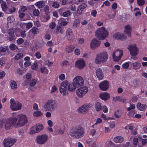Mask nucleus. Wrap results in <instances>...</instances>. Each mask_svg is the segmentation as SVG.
<instances>
[{
    "label": "nucleus",
    "instance_id": "nucleus-1",
    "mask_svg": "<svg viewBox=\"0 0 147 147\" xmlns=\"http://www.w3.org/2000/svg\"><path fill=\"white\" fill-rule=\"evenodd\" d=\"M84 134V130L80 125L73 127L69 132V135L71 137L77 139L82 137Z\"/></svg>",
    "mask_w": 147,
    "mask_h": 147
},
{
    "label": "nucleus",
    "instance_id": "nucleus-59",
    "mask_svg": "<svg viewBox=\"0 0 147 147\" xmlns=\"http://www.w3.org/2000/svg\"><path fill=\"white\" fill-rule=\"evenodd\" d=\"M133 144L135 145H136L137 144L138 142V139L137 138H134L133 141Z\"/></svg>",
    "mask_w": 147,
    "mask_h": 147
},
{
    "label": "nucleus",
    "instance_id": "nucleus-13",
    "mask_svg": "<svg viewBox=\"0 0 147 147\" xmlns=\"http://www.w3.org/2000/svg\"><path fill=\"white\" fill-rule=\"evenodd\" d=\"M88 88L84 86L78 88L76 90L77 95L79 97H82L88 91Z\"/></svg>",
    "mask_w": 147,
    "mask_h": 147
},
{
    "label": "nucleus",
    "instance_id": "nucleus-63",
    "mask_svg": "<svg viewBox=\"0 0 147 147\" xmlns=\"http://www.w3.org/2000/svg\"><path fill=\"white\" fill-rule=\"evenodd\" d=\"M80 51L79 49H76L75 50V54L77 55H79L80 54Z\"/></svg>",
    "mask_w": 147,
    "mask_h": 147
},
{
    "label": "nucleus",
    "instance_id": "nucleus-38",
    "mask_svg": "<svg viewBox=\"0 0 147 147\" xmlns=\"http://www.w3.org/2000/svg\"><path fill=\"white\" fill-rule=\"evenodd\" d=\"M10 85L11 88L13 89H15L17 88V84L14 81H11Z\"/></svg>",
    "mask_w": 147,
    "mask_h": 147
},
{
    "label": "nucleus",
    "instance_id": "nucleus-36",
    "mask_svg": "<svg viewBox=\"0 0 147 147\" xmlns=\"http://www.w3.org/2000/svg\"><path fill=\"white\" fill-rule=\"evenodd\" d=\"M64 31V30L63 28L60 26H57L55 30V32L56 33L58 34L59 32L62 34Z\"/></svg>",
    "mask_w": 147,
    "mask_h": 147
},
{
    "label": "nucleus",
    "instance_id": "nucleus-22",
    "mask_svg": "<svg viewBox=\"0 0 147 147\" xmlns=\"http://www.w3.org/2000/svg\"><path fill=\"white\" fill-rule=\"evenodd\" d=\"M87 7V5L85 3H83L81 5L78 6L77 9V13L78 14H81L83 11L84 9L86 8Z\"/></svg>",
    "mask_w": 147,
    "mask_h": 147
},
{
    "label": "nucleus",
    "instance_id": "nucleus-29",
    "mask_svg": "<svg viewBox=\"0 0 147 147\" xmlns=\"http://www.w3.org/2000/svg\"><path fill=\"white\" fill-rule=\"evenodd\" d=\"M35 5L39 9H40L42 8L45 5V3L44 1H40L36 3Z\"/></svg>",
    "mask_w": 147,
    "mask_h": 147
},
{
    "label": "nucleus",
    "instance_id": "nucleus-35",
    "mask_svg": "<svg viewBox=\"0 0 147 147\" xmlns=\"http://www.w3.org/2000/svg\"><path fill=\"white\" fill-rule=\"evenodd\" d=\"M51 5L52 7L55 8H57L59 6V3L56 1H54L52 2Z\"/></svg>",
    "mask_w": 147,
    "mask_h": 147
},
{
    "label": "nucleus",
    "instance_id": "nucleus-27",
    "mask_svg": "<svg viewBox=\"0 0 147 147\" xmlns=\"http://www.w3.org/2000/svg\"><path fill=\"white\" fill-rule=\"evenodd\" d=\"M75 47L74 45H70L66 47L65 51L68 53H71L73 52Z\"/></svg>",
    "mask_w": 147,
    "mask_h": 147
},
{
    "label": "nucleus",
    "instance_id": "nucleus-26",
    "mask_svg": "<svg viewBox=\"0 0 147 147\" xmlns=\"http://www.w3.org/2000/svg\"><path fill=\"white\" fill-rule=\"evenodd\" d=\"M131 26L129 25H127L125 26V32L129 37H130L131 35Z\"/></svg>",
    "mask_w": 147,
    "mask_h": 147
},
{
    "label": "nucleus",
    "instance_id": "nucleus-43",
    "mask_svg": "<svg viewBox=\"0 0 147 147\" xmlns=\"http://www.w3.org/2000/svg\"><path fill=\"white\" fill-rule=\"evenodd\" d=\"M113 59L114 61H118L121 59L122 57L118 56H113L112 55Z\"/></svg>",
    "mask_w": 147,
    "mask_h": 147
},
{
    "label": "nucleus",
    "instance_id": "nucleus-48",
    "mask_svg": "<svg viewBox=\"0 0 147 147\" xmlns=\"http://www.w3.org/2000/svg\"><path fill=\"white\" fill-rule=\"evenodd\" d=\"M138 4L140 6H142L144 5L145 1L144 0H137Z\"/></svg>",
    "mask_w": 147,
    "mask_h": 147
},
{
    "label": "nucleus",
    "instance_id": "nucleus-6",
    "mask_svg": "<svg viewBox=\"0 0 147 147\" xmlns=\"http://www.w3.org/2000/svg\"><path fill=\"white\" fill-rule=\"evenodd\" d=\"M10 102L11 104L10 108L12 110L17 111L21 109L22 105L18 101H15L13 99H12L10 100Z\"/></svg>",
    "mask_w": 147,
    "mask_h": 147
},
{
    "label": "nucleus",
    "instance_id": "nucleus-12",
    "mask_svg": "<svg viewBox=\"0 0 147 147\" xmlns=\"http://www.w3.org/2000/svg\"><path fill=\"white\" fill-rule=\"evenodd\" d=\"M43 128L42 125L41 124H37L35 126H33L31 129L30 134L32 135L35 133L40 132Z\"/></svg>",
    "mask_w": 147,
    "mask_h": 147
},
{
    "label": "nucleus",
    "instance_id": "nucleus-11",
    "mask_svg": "<svg viewBox=\"0 0 147 147\" xmlns=\"http://www.w3.org/2000/svg\"><path fill=\"white\" fill-rule=\"evenodd\" d=\"M68 82L67 81H64L60 85L59 89L61 94H63V95H65L67 94V86Z\"/></svg>",
    "mask_w": 147,
    "mask_h": 147
},
{
    "label": "nucleus",
    "instance_id": "nucleus-49",
    "mask_svg": "<svg viewBox=\"0 0 147 147\" xmlns=\"http://www.w3.org/2000/svg\"><path fill=\"white\" fill-rule=\"evenodd\" d=\"M36 82V80L35 79H32V81L30 82V85L31 86H33L35 85Z\"/></svg>",
    "mask_w": 147,
    "mask_h": 147
},
{
    "label": "nucleus",
    "instance_id": "nucleus-46",
    "mask_svg": "<svg viewBox=\"0 0 147 147\" xmlns=\"http://www.w3.org/2000/svg\"><path fill=\"white\" fill-rule=\"evenodd\" d=\"M14 20V17L12 16H9L7 18V20L8 22L9 23H11V22H13Z\"/></svg>",
    "mask_w": 147,
    "mask_h": 147
},
{
    "label": "nucleus",
    "instance_id": "nucleus-47",
    "mask_svg": "<svg viewBox=\"0 0 147 147\" xmlns=\"http://www.w3.org/2000/svg\"><path fill=\"white\" fill-rule=\"evenodd\" d=\"M42 114V113L39 111L34 112V116L38 117L40 116Z\"/></svg>",
    "mask_w": 147,
    "mask_h": 147
},
{
    "label": "nucleus",
    "instance_id": "nucleus-57",
    "mask_svg": "<svg viewBox=\"0 0 147 147\" xmlns=\"http://www.w3.org/2000/svg\"><path fill=\"white\" fill-rule=\"evenodd\" d=\"M129 66V64L128 62H126L124 63L122 65V67L124 68H127Z\"/></svg>",
    "mask_w": 147,
    "mask_h": 147
},
{
    "label": "nucleus",
    "instance_id": "nucleus-54",
    "mask_svg": "<svg viewBox=\"0 0 147 147\" xmlns=\"http://www.w3.org/2000/svg\"><path fill=\"white\" fill-rule=\"evenodd\" d=\"M25 16L23 20V21H26L27 20H29L30 19L31 17L29 15L27 14L25 15Z\"/></svg>",
    "mask_w": 147,
    "mask_h": 147
},
{
    "label": "nucleus",
    "instance_id": "nucleus-60",
    "mask_svg": "<svg viewBox=\"0 0 147 147\" xmlns=\"http://www.w3.org/2000/svg\"><path fill=\"white\" fill-rule=\"evenodd\" d=\"M8 10L10 12L13 13L16 11V9L15 7H13L12 8H9Z\"/></svg>",
    "mask_w": 147,
    "mask_h": 147
},
{
    "label": "nucleus",
    "instance_id": "nucleus-33",
    "mask_svg": "<svg viewBox=\"0 0 147 147\" xmlns=\"http://www.w3.org/2000/svg\"><path fill=\"white\" fill-rule=\"evenodd\" d=\"M68 90L70 91H74L77 88L76 85H75L73 82L72 84H68Z\"/></svg>",
    "mask_w": 147,
    "mask_h": 147
},
{
    "label": "nucleus",
    "instance_id": "nucleus-23",
    "mask_svg": "<svg viewBox=\"0 0 147 147\" xmlns=\"http://www.w3.org/2000/svg\"><path fill=\"white\" fill-rule=\"evenodd\" d=\"M76 64L79 68L82 69L85 66L84 61L82 59L76 62Z\"/></svg>",
    "mask_w": 147,
    "mask_h": 147
},
{
    "label": "nucleus",
    "instance_id": "nucleus-10",
    "mask_svg": "<svg viewBox=\"0 0 147 147\" xmlns=\"http://www.w3.org/2000/svg\"><path fill=\"white\" fill-rule=\"evenodd\" d=\"M73 82L78 88L83 85L84 80L81 77L79 76H77L74 79Z\"/></svg>",
    "mask_w": 147,
    "mask_h": 147
},
{
    "label": "nucleus",
    "instance_id": "nucleus-7",
    "mask_svg": "<svg viewBox=\"0 0 147 147\" xmlns=\"http://www.w3.org/2000/svg\"><path fill=\"white\" fill-rule=\"evenodd\" d=\"M56 104L55 100H50L46 103L45 109L46 111H51L55 109Z\"/></svg>",
    "mask_w": 147,
    "mask_h": 147
},
{
    "label": "nucleus",
    "instance_id": "nucleus-28",
    "mask_svg": "<svg viewBox=\"0 0 147 147\" xmlns=\"http://www.w3.org/2000/svg\"><path fill=\"white\" fill-rule=\"evenodd\" d=\"M124 140V138L121 136H117L115 137L113 141L115 143H121Z\"/></svg>",
    "mask_w": 147,
    "mask_h": 147
},
{
    "label": "nucleus",
    "instance_id": "nucleus-41",
    "mask_svg": "<svg viewBox=\"0 0 147 147\" xmlns=\"http://www.w3.org/2000/svg\"><path fill=\"white\" fill-rule=\"evenodd\" d=\"M23 56V54L22 53H19L16 54L15 57V59L16 60L22 58Z\"/></svg>",
    "mask_w": 147,
    "mask_h": 147
},
{
    "label": "nucleus",
    "instance_id": "nucleus-42",
    "mask_svg": "<svg viewBox=\"0 0 147 147\" xmlns=\"http://www.w3.org/2000/svg\"><path fill=\"white\" fill-rule=\"evenodd\" d=\"M9 49L12 50H14L18 49L17 46L15 45L12 44L9 46Z\"/></svg>",
    "mask_w": 147,
    "mask_h": 147
},
{
    "label": "nucleus",
    "instance_id": "nucleus-62",
    "mask_svg": "<svg viewBox=\"0 0 147 147\" xmlns=\"http://www.w3.org/2000/svg\"><path fill=\"white\" fill-rule=\"evenodd\" d=\"M138 100V97L137 96H134L132 97V101L134 102H135L137 101Z\"/></svg>",
    "mask_w": 147,
    "mask_h": 147
},
{
    "label": "nucleus",
    "instance_id": "nucleus-4",
    "mask_svg": "<svg viewBox=\"0 0 147 147\" xmlns=\"http://www.w3.org/2000/svg\"><path fill=\"white\" fill-rule=\"evenodd\" d=\"M108 32L105 30L104 27L98 28L95 32L96 37L99 40L104 39L108 35Z\"/></svg>",
    "mask_w": 147,
    "mask_h": 147
},
{
    "label": "nucleus",
    "instance_id": "nucleus-56",
    "mask_svg": "<svg viewBox=\"0 0 147 147\" xmlns=\"http://www.w3.org/2000/svg\"><path fill=\"white\" fill-rule=\"evenodd\" d=\"M65 11L64 9L63 8H61L59 10L58 12L59 14L61 16Z\"/></svg>",
    "mask_w": 147,
    "mask_h": 147
},
{
    "label": "nucleus",
    "instance_id": "nucleus-32",
    "mask_svg": "<svg viewBox=\"0 0 147 147\" xmlns=\"http://www.w3.org/2000/svg\"><path fill=\"white\" fill-rule=\"evenodd\" d=\"M0 3L1 4L2 10L4 11H5L8 8L6 3L2 0H0Z\"/></svg>",
    "mask_w": 147,
    "mask_h": 147
},
{
    "label": "nucleus",
    "instance_id": "nucleus-17",
    "mask_svg": "<svg viewBox=\"0 0 147 147\" xmlns=\"http://www.w3.org/2000/svg\"><path fill=\"white\" fill-rule=\"evenodd\" d=\"M90 104H85L83 105L78 109L79 112H80L82 113L88 111L89 108L90 107Z\"/></svg>",
    "mask_w": 147,
    "mask_h": 147
},
{
    "label": "nucleus",
    "instance_id": "nucleus-19",
    "mask_svg": "<svg viewBox=\"0 0 147 147\" xmlns=\"http://www.w3.org/2000/svg\"><path fill=\"white\" fill-rule=\"evenodd\" d=\"M96 75L98 78L100 80L103 79L104 75L102 70L100 68H98L96 70Z\"/></svg>",
    "mask_w": 147,
    "mask_h": 147
},
{
    "label": "nucleus",
    "instance_id": "nucleus-14",
    "mask_svg": "<svg viewBox=\"0 0 147 147\" xmlns=\"http://www.w3.org/2000/svg\"><path fill=\"white\" fill-rule=\"evenodd\" d=\"M128 49L130 51L131 55L132 56H135L138 54V48L135 45H129Z\"/></svg>",
    "mask_w": 147,
    "mask_h": 147
},
{
    "label": "nucleus",
    "instance_id": "nucleus-39",
    "mask_svg": "<svg viewBox=\"0 0 147 147\" xmlns=\"http://www.w3.org/2000/svg\"><path fill=\"white\" fill-rule=\"evenodd\" d=\"M71 13L70 11L69 10L66 11H65L61 16L65 17H67L71 15Z\"/></svg>",
    "mask_w": 147,
    "mask_h": 147
},
{
    "label": "nucleus",
    "instance_id": "nucleus-50",
    "mask_svg": "<svg viewBox=\"0 0 147 147\" xmlns=\"http://www.w3.org/2000/svg\"><path fill=\"white\" fill-rule=\"evenodd\" d=\"M38 28H33L31 30L34 34H37L38 32L37 31Z\"/></svg>",
    "mask_w": 147,
    "mask_h": 147
},
{
    "label": "nucleus",
    "instance_id": "nucleus-51",
    "mask_svg": "<svg viewBox=\"0 0 147 147\" xmlns=\"http://www.w3.org/2000/svg\"><path fill=\"white\" fill-rule=\"evenodd\" d=\"M119 111L118 110L114 113V115L115 117L117 118H119L121 117V115L119 114Z\"/></svg>",
    "mask_w": 147,
    "mask_h": 147
},
{
    "label": "nucleus",
    "instance_id": "nucleus-44",
    "mask_svg": "<svg viewBox=\"0 0 147 147\" xmlns=\"http://www.w3.org/2000/svg\"><path fill=\"white\" fill-rule=\"evenodd\" d=\"M44 42L43 40H42L38 41L37 45L38 46L40 47H43L44 46Z\"/></svg>",
    "mask_w": 147,
    "mask_h": 147
},
{
    "label": "nucleus",
    "instance_id": "nucleus-34",
    "mask_svg": "<svg viewBox=\"0 0 147 147\" xmlns=\"http://www.w3.org/2000/svg\"><path fill=\"white\" fill-rule=\"evenodd\" d=\"M80 20L79 19H76L74 22L73 24V27L74 28H78L79 26Z\"/></svg>",
    "mask_w": 147,
    "mask_h": 147
},
{
    "label": "nucleus",
    "instance_id": "nucleus-58",
    "mask_svg": "<svg viewBox=\"0 0 147 147\" xmlns=\"http://www.w3.org/2000/svg\"><path fill=\"white\" fill-rule=\"evenodd\" d=\"M96 132V130L95 129H93L90 131V134L92 136H94Z\"/></svg>",
    "mask_w": 147,
    "mask_h": 147
},
{
    "label": "nucleus",
    "instance_id": "nucleus-61",
    "mask_svg": "<svg viewBox=\"0 0 147 147\" xmlns=\"http://www.w3.org/2000/svg\"><path fill=\"white\" fill-rule=\"evenodd\" d=\"M97 11L96 10H92L91 12V14L92 16L94 17H95L96 16Z\"/></svg>",
    "mask_w": 147,
    "mask_h": 147
},
{
    "label": "nucleus",
    "instance_id": "nucleus-3",
    "mask_svg": "<svg viewBox=\"0 0 147 147\" xmlns=\"http://www.w3.org/2000/svg\"><path fill=\"white\" fill-rule=\"evenodd\" d=\"M108 55L106 52H103L96 55L95 63L97 64H100L101 63L105 62L108 59Z\"/></svg>",
    "mask_w": 147,
    "mask_h": 147
},
{
    "label": "nucleus",
    "instance_id": "nucleus-31",
    "mask_svg": "<svg viewBox=\"0 0 147 147\" xmlns=\"http://www.w3.org/2000/svg\"><path fill=\"white\" fill-rule=\"evenodd\" d=\"M123 51L121 50H119L118 49L115 50L113 53V56L122 57L123 55Z\"/></svg>",
    "mask_w": 147,
    "mask_h": 147
},
{
    "label": "nucleus",
    "instance_id": "nucleus-37",
    "mask_svg": "<svg viewBox=\"0 0 147 147\" xmlns=\"http://www.w3.org/2000/svg\"><path fill=\"white\" fill-rule=\"evenodd\" d=\"M95 109L96 111H100L102 108V106L98 102H97L95 104Z\"/></svg>",
    "mask_w": 147,
    "mask_h": 147
},
{
    "label": "nucleus",
    "instance_id": "nucleus-53",
    "mask_svg": "<svg viewBox=\"0 0 147 147\" xmlns=\"http://www.w3.org/2000/svg\"><path fill=\"white\" fill-rule=\"evenodd\" d=\"M25 24H26V28L28 29H29L31 28L32 26V24L30 22L27 23H25Z\"/></svg>",
    "mask_w": 147,
    "mask_h": 147
},
{
    "label": "nucleus",
    "instance_id": "nucleus-24",
    "mask_svg": "<svg viewBox=\"0 0 147 147\" xmlns=\"http://www.w3.org/2000/svg\"><path fill=\"white\" fill-rule=\"evenodd\" d=\"M100 98L104 100H106L110 98L109 94L107 92H104L100 94Z\"/></svg>",
    "mask_w": 147,
    "mask_h": 147
},
{
    "label": "nucleus",
    "instance_id": "nucleus-25",
    "mask_svg": "<svg viewBox=\"0 0 147 147\" xmlns=\"http://www.w3.org/2000/svg\"><path fill=\"white\" fill-rule=\"evenodd\" d=\"M131 65H132V69L134 70L139 69L141 66V63L138 62L133 63Z\"/></svg>",
    "mask_w": 147,
    "mask_h": 147
},
{
    "label": "nucleus",
    "instance_id": "nucleus-5",
    "mask_svg": "<svg viewBox=\"0 0 147 147\" xmlns=\"http://www.w3.org/2000/svg\"><path fill=\"white\" fill-rule=\"evenodd\" d=\"M17 119L16 117L10 118L4 121V125L6 130L11 128L13 126L15 127V125L17 122Z\"/></svg>",
    "mask_w": 147,
    "mask_h": 147
},
{
    "label": "nucleus",
    "instance_id": "nucleus-64",
    "mask_svg": "<svg viewBox=\"0 0 147 147\" xmlns=\"http://www.w3.org/2000/svg\"><path fill=\"white\" fill-rule=\"evenodd\" d=\"M59 78L61 80H63L65 79V75L63 74H61L59 76Z\"/></svg>",
    "mask_w": 147,
    "mask_h": 147
},
{
    "label": "nucleus",
    "instance_id": "nucleus-2",
    "mask_svg": "<svg viewBox=\"0 0 147 147\" xmlns=\"http://www.w3.org/2000/svg\"><path fill=\"white\" fill-rule=\"evenodd\" d=\"M18 121L15 125V127H22L25 125L28 122L27 118L26 115L22 114L18 115L16 116V118Z\"/></svg>",
    "mask_w": 147,
    "mask_h": 147
},
{
    "label": "nucleus",
    "instance_id": "nucleus-45",
    "mask_svg": "<svg viewBox=\"0 0 147 147\" xmlns=\"http://www.w3.org/2000/svg\"><path fill=\"white\" fill-rule=\"evenodd\" d=\"M33 14L35 16H38L40 14V12L37 9H35L33 11Z\"/></svg>",
    "mask_w": 147,
    "mask_h": 147
},
{
    "label": "nucleus",
    "instance_id": "nucleus-52",
    "mask_svg": "<svg viewBox=\"0 0 147 147\" xmlns=\"http://www.w3.org/2000/svg\"><path fill=\"white\" fill-rule=\"evenodd\" d=\"M121 96H117L115 97H114L113 98V100L114 102H116L117 101H120Z\"/></svg>",
    "mask_w": 147,
    "mask_h": 147
},
{
    "label": "nucleus",
    "instance_id": "nucleus-9",
    "mask_svg": "<svg viewBox=\"0 0 147 147\" xmlns=\"http://www.w3.org/2000/svg\"><path fill=\"white\" fill-rule=\"evenodd\" d=\"M16 140L14 138H6L3 140V145L5 147H10L16 142Z\"/></svg>",
    "mask_w": 147,
    "mask_h": 147
},
{
    "label": "nucleus",
    "instance_id": "nucleus-21",
    "mask_svg": "<svg viewBox=\"0 0 147 147\" xmlns=\"http://www.w3.org/2000/svg\"><path fill=\"white\" fill-rule=\"evenodd\" d=\"M113 36L116 39H121L123 40H124L127 38V37L120 33H115L114 34Z\"/></svg>",
    "mask_w": 147,
    "mask_h": 147
},
{
    "label": "nucleus",
    "instance_id": "nucleus-40",
    "mask_svg": "<svg viewBox=\"0 0 147 147\" xmlns=\"http://www.w3.org/2000/svg\"><path fill=\"white\" fill-rule=\"evenodd\" d=\"M8 46H4L0 47V52H6L7 50H8Z\"/></svg>",
    "mask_w": 147,
    "mask_h": 147
},
{
    "label": "nucleus",
    "instance_id": "nucleus-20",
    "mask_svg": "<svg viewBox=\"0 0 147 147\" xmlns=\"http://www.w3.org/2000/svg\"><path fill=\"white\" fill-rule=\"evenodd\" d=\"M100 41L95 38H94L91 42L90 47L91 48L97 47L100 44Z\"/></svg>",
    "mask_w": 147,
    "mask_h": 147
},
{
    "label": "nucleus",
    "instance_id": "nucleus-15",
    "mask_svg": "<svg viewBox=\"0 0 147 147\" xmlns=\"http://www.w3.org/2000/svg\"><path fill=\"white\" fill-rule=\"evenodd\" d=\"M99 86L101 90L105 91L109 88V84L108 81L105 80L100 83Z\"/></svg>",
    "mask_w": 147,
    "mask_h": 147
},
{
    "label": "nucleus",
    "instance_id": "nucleus-18",
    "mask_svg": "<svg viewBox=\"0 0 147 147\" xmlns=\"http://www.w3.org/2000/svg\"><path fill=\"white\" fill-rule=\"evenodd\" d=\"M66 35L68 40H72L74 38L72 30L70 28L68 29L66 31Z\"/></svg>",
    "mask_w": 147,
    "mask_h": 147
},
{
    "label": "nucleus",
    "instance_id": "nucleus-30",
    "mask_svg": "<svg viewBox=\"0 0 147 147\" xmlns=\"http://www.w3.org/2000/svg\"><path fill=\"white\" fill-rule=\"evenodd\" d=\"M146 106L145 104H141L140 103L138 102L137 105V108L140 111L144 110L146 108Z\"/></svg>",
    "mask_w": 147,
    "mask_h": 147
},
{
    "label": "nucleus",
    "instance_id": "nucleus-16",
    "mask_svg": "<svg viewBox=\"0 0 147 147\" xmlns=\"http://www.w3.org/2000/svg\"><path fill=\"white\" fill-rule=\"evenodd\" d=\"M8 37L7 40L9 41H12L16 39L13 28L9 29L8 30Z\"/></svg>",
    "mask_w": 147,
    "mask_h": 147
},
{
    "label": "nucleus",
    "instance_id": "nucleus-55",
    "mask_svg": "<svg viewBox=\"0 0 147 147\" xmlns=\"http://www.w3.org/2000/svg\"><path fill=\"white\" fill-rule=\"evenodd\" d=\"M24 42V40L23 39L21 38H19L18 40H17V43L18 44H22Z\"/></svg>",
    "mask_w": 147,
    "mask_h": 147
},
{
    "label": "nucleus",
    "instance_id": "nucleus-8",
    "mask_svg": "<svg viewBox=\"0 0 147 147\" xmlns=\"http://www.w3.org/2000/svg\"><path fill=\"white\" fill-rule=\"evenodd\" d=\"M48 136L44 134L37 136L36 140L37 143L40 144H45L48 140Z\"/></svg>",
    "mask_w": 147,
    "mask_h": 147
}]
</instances>
